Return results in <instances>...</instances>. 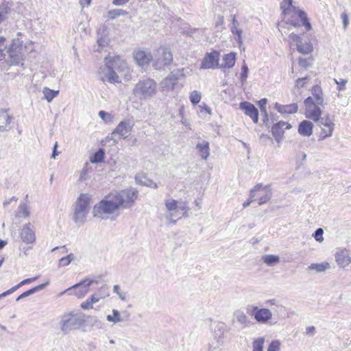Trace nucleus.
Segmentation results:
<instances>
[{"instance_id":"1","label":"nucleus","mask_w":351,"mask_h":351,"mask_svg":"<svg viewBox=\"0 0 351 351\" xmlns=\"http://www.w3.org/2000/svg\"><path fill=\"white\" fill-rule=\"evenodd\" d=\"M137 190L130 188L110 193L104 199L95 205L94 217L104 219L106 215L114 213L119 209L131 208L138 197Z\"/></svg>"},{"instance_id":"2","label":"nucleus","mask_w":351,"mask_h":351,"mask_svg":"<svg viewBox=\"0 0 351 351\" xmlns=\"http://www.w3.org/2000/svg\"><path fill=\"white\" fill-rule=\"evenodd\" d=\"M24 56V49L19 38L14 39L8 49L5 38L0 37V60L3 59L10 64H16L23 60Z\"/></svg>"},{"instance_id":"3","label":"nucleus","mask_w":351,"mask_h":351,"mask_svg":"<svg viewBox=\"0 0 351 351\" xmlns=\"http://www.w3.org/2000/svg\"><path fill=\"white\" fill-rule=\"evenodd\" d=\"M165 217L169 221V224H175L177 218L180 219L182 217H187L189 208L186 201L176 200L173 198L165 200Z\"/></svg>"},{"instance_id":"4","label":"nucleus","mask_w":351,"mask_h":351,"mask_svg":"<svg viewBox=\"0 0 351 351\" xmlns=\"http://www.w3.org/2000/svg\"><path fill=\"white\" fill-rule=\"evenodd\" d=\"M157 93V83L151 78L139 80L132 90L133 95L141 101L153 98Z\"/></svg>"},{"instance_id":"5","label":"nucleus","mask_w":351,"mask_h":351,"mask_svg":"<svg viewBox=\"0 0 351 351\" xmlns=\"http://www.w3.org/2000/svg\"><path fill=\"white\" fill-rule=\"evenodd\" d=\"M90 196L88 194H81L75 206L73 220L77 224H83L90 210Z\"/></svg>"},{"instance_id":"6","label":"nucleus","mask_w":351,"mask_h":351,"mask_svg":"<svg viewBox=\"0 0 351 351\" xmlns=\"http://www.w3.org/2000/svg\"><path fill=\"white\" fill-rule=\"evenodd\" d=\"M152 61V66L156 70H164L171 64L173 55L169 49L160 47L154 53Z\"/></svg>"},{"instance_id":"7","label":"nucleus","mask_w":351,"mask_h":351,"mask_svg":"<svg viewBox=\"0 0 351 351\" xmlns=\"http://www.w3.org/2000/svg\"><path fill=\"white\" fill-rule=\"evenodd\" d=\"M125 69L128 70V67L126 64L123 62L120 63L119 67L114 66V68H112L111 66L104 65L101 66L99 69V77L103 82L114 84L120 83V76L117 74L116 70L121 73V71H124Z\"/></svg>"},{"instance_id":"8","label":"nucleus","mask_w":351,"mask_h":351,"mask_svg":"<svg viewBox=\"0 0 351 351\" xmlns=\"http://www.w3.org/2000/svg\"><path fill=\"white\" fill-rule=\"evenodd\" d=\"M84 319L78 314L70 313L62 316L60 328L64 334L69 333L73 329L79 328L84 323Z\"/></svg>"},{"instance_id":"9","label":"nucleus","mask_w":351,"mask_h":351,"mask_svg":"<svg viewBox=\"0 0 351 351\" xmlns=\"http://www.w3.org/2000/svg\"><path fill=\"white\" fill-rule=\"evenodd\" d=\"M184 69H178L171 72V73L163 79L160 83V87L162 91H173L178 86V82L180 77L184 76Z\"/></svg>"},{"instance_id":"10","label":"nucleus","mask_w":351,"mask_h":351,"mask_svg":"<svg viewBox=\"0 0 351 351\" xmlns=\"http://www.w3.org/2000/svg\"><path fill=\"white\" fill-rule=\"evenodd\" d=\"M97 282L94 280H90L88 278H86L80 282L73 285L69 287L68 289L62 293L63 294L65 292L71 291V290H75V293L73 295H76L77 298H83L88 291L89 287L93 283Z\"/></svg>"},{"instance_id":"11","label":"nucleus","mask_w":351,"mask_h":351,"mask_svg":"<svg viewBox=\"0 0 351 351\" xmlns=\"http://www.w3.org/2000/svg\"><path fill=\"white\" fill-rule=\"evenodd\" d=\"M316 122L322 129L320 138L324 139L332 136L335 128V123L330 118L328 114L324 117H320L319 120Z\"/></svg>"},{"instance_id":"12","label":"nucleus","mask_w":351,"mask_h":351,"mask_svg":"<svg viewBox=\"0 0 351 351\" xmlns=\"http://www.w3.org/2000/svg\"><path fill=\"white\" fill-rule=\"evenodd\" d=\"M134 126V123L130 119L121 121L112 132V135H119L120 138H126Z\"/></svg>"},{"instance_id":"13","label":"nucleus","mask_w":351,"mask_h":351,"mask_svg":"<svg viewBox=\"0 0 351 351\" xmlns=\"http://www.w3.org/2000/svg\"><path fill=\"white\" fill-rule=\"evenodd\" d=\"M219 53L214 51L207 53L201 64V69H215L218 65Z\"/></svg>"},{"instance_id":"14","label":"nucleus","mask_w":351,"mask_h":351,"mask_svg":"<svg viewBox=\"0 0 351 351\" xmlns=\"http://www.w3.org/2000/svg\"><path fill=\"white\" fill-rule=\"evenodd\" d=\"M252 315L259 323H266L272 317V313L270 310L265 308H258L257 306L253 307Z\"/></svg>"},{"instance_id":"15","label":"nucleus","mask_w":351,"mask_h":351,"mask_svg":"<svg viewBox=\"0 0 351 351\" xmlns=\"http://www.w3.org/2000/svg\"><path fill=\"white\" fill-rule=\"evenodd\" d=\"M290 128L291 125L285 121H280L272 126L271 133L278 143H280L282 139L285 130L289 129Z\"/></svg>"},{"instance_id":"16","label":"nucleus","mask_w":351,"mask_h":351,"mask_svg":"<svg viewBox=\"0 0 351 351\" xmlns=\"http://www.w3.org/2000/svg\"><path fill=\"white\" fill-rule=\"evenodd\" d=\"M8 111L9 110L0 109V132H7L11 129L10 123L13 117Z\"/></svg>"},{"instance_id":"17","label":"nucleus","mask_w":351,"mask_h":351,"mask_svg":"<svg viewBox=\"0 0 351 351\" xmlns=\"http://www.w3.org/2000/svg\"><path fill=\"white\" fill-rule=\"evenodd\" d=\"M240 108L245 111V114L249 116L254 123H258V111L254 104L247 101H243L240 104Z\"/></svg>"},{"instance_id":"18","label":"nucleus","mask_w":351,"mask_h":351,"mask_svg":"<svg viewBox=\"0 0 351 351\" xmlns=\"http://www.w3.org/2000/svg\"><path fill=\"white\" fill-rule=\"evenodd\" d=\"M20 237L22 241L25 243H32L35 241L36 236L34 231L32 228L30 223H26L20 232Z\"/></svg>"},{"instance_id":"19","label":"nucleus","mask_w":351,"mask_h":351,"mask_svg":"<svg viewBox=\"0 0 351 351\" xmlns=\"http://www.w3.org/2000/svg\"><path fill=\"white\" fill-rule=\"evenodd\" d=\"M152 56L149 51L145 50H138L134 53V60L140 66L147 64L152 60Z\"/></svg>"},{"instance_id":"20","label":"nucleus","mask_w":351,"mask_h":351,"mask_svg":"<svg viewBox=\"0 0 351 351\" xmlns=\"http://www.w3.org/2000/svg\"><path fill=\"white\" fill-rule=\"evenodd\" d=\"M319 105L310 106L308 109L305 110L306 117L314 121L319 120L322 114Z\"/></svg>"},{"instance_id":"21","label":"nucleus","mask_w":351,"mask_h":351,"mask_svg":"<svg viewBox=\"0 0 351 351\" xmlns=\"http://www.w3.org/2000/svg\"><path fill=\"white\" fill-rule=\"evenodd\" d=\"M200 140L196 145V149L198 150L200 156L204 160H207L210 156V147L209 142L205 140H201L200 137H198Z\"/></svg>"},{"instance_id":"22","label":"nucleus","mask_w":351,"mask_h":351,"mask_svg":"<svg viewBox=\"0 0 351 351\" xmlns=\"http://www.w3.org/2000/svg\"><path fill=\"white\" fill-rule=\"evenodd\" d=\"M335 260L337 264L342 267H346L351 263V257L346 250L338 252L335 254Z\"/></svg>"},{"instance_id":"23","label":"nucleus","mask_w":351,"mask_h":351,"mask_svg":"<svg viewBox=\"0 0 351 351\" xmlns=\"http://www.w3.org/2000/svg\"><path fill=\"white\" fill-rule=\"evenodd\" d=\"M313 124L310 121H302L298 126V133L303 136H310L313 133Z\"/></svg>"},{"instance_id":"24","label":"nucleus","mask_w":351,"mask_h":351,"mask_svg":"<svg viewBox=\"0 0 351 351\" xmlns=\"http://www.w3.org/2000/svg\"><path fill=\"white\" fill-rule=\"evenodd\" d=\"M297 104H291L288 105H281L278 103L275 104V109L281 114H293L298 111Z\"/></svg>"},{"instance_id":"25","label":"nucleus","mask_w":351,"mask_h":351,"mask_svg":"<svg viewBox=\"0 0 351 351\" xmlns=\"http://www.w3.org/2000/svg\"><path fill=\"white\" fill-rule=\"evenodd\" d=\"M97 43L99 47H103L108 45L109 39L108 38V29L105 26L101 27L97 30Z\"/></svg>"},{"instance_id":"26","label":"nucleus","mask_w":351,"mask_h":351,"mask_svg":"<svg viewBox=\"0 0 351 351\" xmlns=\"http://www.w3.org/2000/svg\"><path fill=\"white\" fill-rule=\"evenodd\" d=\"M312 94L313 98L315 101L317 105L321 106L322 107H324L326 103L324 102V99L323 98V94L321 90V88L318 86H315L312 88Z\"/></svg>"},{"instance_id":"27","label":"nucleus","mask_w":351,"mask_h":351,"mask_svg":"<svg viewBox=\"0 0 351 351\" xmlns=\"http://www.w3.org/2000/svg\"><path fill=\"white\" fill-rule=\"evenodd\" d=\"M135 181L137 184L147 186L154 189H157L158 185L152 180L149 179L145 175L138 174L135 176Z\"/></svg>"},{"instance_id":"28","label":"nucleus","mask_w":351,"mask_h":351,"mask_svg":"<svg viewBox=\"0 0 351 351\" xmlns=\"http://www.w3.org/2000/svg\"><path fill=\"white\" fill-rule=\"evenodd\" d=\"M223 63L221 64V67L230 69L233 67L236 62V54L234 53H230L226 54L223 58Z\"/></svg>"},{"instance_id":"29","label":"nucleus","mask_w":351,"mask_h":351,"mask_svg":"<svg viewBox=\"0 0 351 351\" xmlns=\"http://www.w3.org/2000/svg\"><path fill=\"white\" fill-rule=\"evenodd\" d=\"M92 172V168L89 166L88 162H86L83 169L81 170L80 177L78 178L79 182H84L89 179V174Z\"/></svg>"},{"instance_id":"30","label":"nucleus","mask_w":351,"mask_h":351,"mask_svg":"<svg viewBox=\"0 0 351 351\" xmlns=\"http://www.w3.org/2000/svg\"><path fill=\"white\" fill-rule=\"evenodd\" d=\"M126 14H128V12L122 9H114L108 10L104 17L110 20H113L118 16H125Z\"/></svg>"},{"instance_id":"31","label":"nucleus","mask_w":351,"mask_h":351,"mask_svg":"<svg viewBox=\"0 0 351 351\" xmlns=\"http://www.w3.org/2000/svg\"><path fill=\"white\" fill-rule=\"evenodd\" d=\"M262 260L268 266L274 265L280 262L279 256L274 254L265 255L262 257Z\"/></svg>"},{"instance_id":"32","label":"nucleus","mask_w":351,"mask_h":351,"mask_svg":"<svg viewBox=\"0 0 351 351\" xmlns=\"http://www.w3.org/2000/svg\"><path fill=\"white\" fill-rule=\"evenodd\" d=\"M112 315H108L106 317L107 321L110 322H112L113 324H117L119 322H121L123 319L121 318V314L118 310L113 309Z\"/></svg>"},{"instance_id":"33","label":"nucleus","mask_w":351,"mask_h":351,"mask_svg":"<svg viewBox=\"0 0 351 351\" xmlns=\"http://www.w3.org/2000/svg\"><path fill=\"white\" fill-rule=\"evenodd\" d=\"M297 50L301 53H304V54H308L309 53H311L312 51V46L310 43H302V40L301 41V43H299L297 45Z\"/></svg>"},{"instance_id":"34","label":"nucleus","mask_w":351,"mask_h":351,"mask_svg":"<svg viewBox=\"0 0 351 351\" xmlns=\"http://www.w3.org/2000/svg\"><path fill=\"white\" fill-rule=\"evenodd\" d=\"M234 318L237 322L239 323L241 325L245 326H247L248 319L246 315L242 311H237L234 313Z\"/></svg>"},{"instance_id":"35","label":"nucleus","mask_w":351,"mask_h":351,"mask_svg":"<svg viewBox=\"0 0 351 351\" xmlns=\"http://www.w3.org/2000/svg\"><path fill=\"white\" fill-rule=\"evenodd\" d=\"M104 158V152L103 149H100L97 152H96L93 156L90 158V161L91 163H98L101 162Z\"/></svg>"},{"instance_id":"36","label":"nucleus","mask_w":351,"mask_h":351,"mask_svg":"<svg viewBox=\"0 0 351 351\" xmlns=\"http://www.w3.org/2000/svg\"><path fill=\"white\" fill-rule=\"evenodd\" d=\"M47 285H48V282L43 283V284H40L35 287H33L32 289H29L28 291H25L24 293H23V297H25V298L28 297V296L36 293L37 291H39L43 289L46 287Z\"/></svg>"},{"instance_id":"37","label":"nucleus","mask_w":351,"mask_h":351,"mask_svg":"<svg viewBox=\"0 0 351 351\" xmlns=\"http://www.w3.org/2000/svg\"><path fill=\"white\" fill-rule=\"evenodd\" d=\"M29 208L25 204H21L19 206V213L17 214V217L27 218L29 217Z\"/></svg>"},{"instance_id":"38","label":"nucleus","mask_w":351,"mask_h":351,"mask_svg":"<svg viewBox=\"0 0 351 351\" xmlns=\"http://www.w3.org/2000/svg\"><path fill=\"white\" fill-rule=\"evenodd\" d=\"M43 94L45 95V98L49 101H51L52 99L57 96L58 94V91H55L49 88L45 87L43 89Z\"/></svg>"},{"instance_id":"39","label":"nucleus","mask_w":351,"mask_h":351,"mask_svg":"<svg viewBox=\"0 0 351 351\" xmlns=\"http://www.w3.org/2000/svg\"><path fill=\"white\" fill-rule=\"evenodd\" d=\"M329 268V264L326 263H317V264H311L309 266L310 269H315L318 272L323 271L326 269Z\"/></svg>"},{"instance_id":"40","label":"nucleus","mask_w":351,"mask_h":351,"mask_svg":"<svg viewBox=\"0 0 351 351\" xmlns=\"http://www.w3.org/2000/svg\"><path fill=\"white\" fill-rule=\"evenodd\" d=\"M201 93L197 90H193L190 95V101L193 104H197L201 100Z\"/></svg>"},{"instance_id":"41","label":"nucleus","mask_w":351,"mask_h":351,"mask_svg":"<svg viewBox=\"0 0 351 351\" xmlns=\"http://www.w3.org/2000/svg\"><path fill=\"white\" fill-rule=\"evenodd\" d=\"M264 344L263 338H258L253 342V351H263Z\"/></svg>"},{"instance_id":"42","label":"nucleus","mask_w":351,"mask_h":351,"mask_svg":"<svg viewBox=\"0 0 351 351\" xmlns=\"http://www.w3.org/2000/svg\"><path fill=\"white\" fill-rule=\"evenodd\" d=\"M113 291L118 295L119 298L122 301H125L127 300V293L121 291L120 287L119 285H114L113 287Z\"/></svg>"},{"instance_id":"43","label":"nucleus","mask_w":351,"mask_h":351,"mask_svg":"<svg viewBox=\"0 0 351 351\" xmlns=\"http://www.w3.org/2000/svg\"><path fill=\"white\" fill-rule=\"evenodd\" d=\"M267 100L266 99H263L258 101V105L260 106L261 111L264 114V120H263L264 121H265V120L268 119H267V110H266V108H265V105L267 104Z\"/></svg>"},{"instance_id":"44","label":"nucleus","mask_w":351,"mask_h":351,"mask_svg":"<svg viewBox=\"0 0 351 351\" xmlns=\"http://www.w3.org/2000/svg\"><path fill=\"white\" fill-rule=\"evenodd\" d=\"M269 187H270V185H266L265 186H263L262 184H257L254 186V188L253 189H252L250 191V199H252L255 196L254 193L256 191L261 190V189H265V190H268L269 189Z\"/></svg>"},{"instance_id":"45","label":"nucleus","mask_w":351,"mask_h":351,"mask_svg":"<svg viewBox=\"0 0 351 351\" xmlns=\"http://www.w3.org/2000/svg\"><path fill=\"white\" fill-rule=\"evenodd\" d=\"M324 230L322 228H317L315 232L313 234V237L315 239L319 242H322L324 240L323 238Z\"/></svg>"},{"instance_id":"46","label":"nucleus","mask_w":351,"mask_h":351,"mask_svg":"<svg viewBox=\"0 0 351 351\" xmlns=\"http://www.w3.org/2000/svg\"><path fill=\"white\" fill-rule=\"evenodd\" d=\"M248 67L244 63V64L241 67V73L240 75V79L241 82H244L246 80L248 75Z\"/></svg>"},{"instance_id":"47","label":"nucleus","mask_w":351,"mask_h":351,"mask_svg":"<svg viewBox=\"0 0 351 351\" xmlns=\"http://www.w3.org/2000/svg\"><path fill=\"white\" fill-rule=\"evenodd\" d=\"M280 343L278 341H272L269 346L267 351H278L280 350Z\"/></svg>"},{"instance_id":"48","label":"nucleus","mask_w":351,"mask_h":351,"mask_svg":"<svg viewBox=\"0 0 351 351\" xmlns=\"http://www.w3.org/2000/svg\"><path fill=\"white\" fill-rule=\"evenodd\" d=\"M99 116L101 119H102L105 122H108L111 120L112 117L110 114L105 112V111H99Z\"/></svg>"},{"instance_id":"49","label":"nucleus","mask_w":351,"mask_h":351,"mask_svg":"<svg viewBox=\"0 0 351 351\" xmlns=\"http://www.w3.org/2000/svg\"><path fill=\"white\" fill-rule=\"evenodd\" d=\"M271 197V193L270 191H268L265 195L262 196L258 202L259 205H263L267 202Z\"/></svg>"},{"instance_id":"50","label":"nucleus","mask_w":351,"mask_h":351,"mask_svg":"<svg viewBox=\"0 0 351 351\" xmlns=\"http://www.w3.org/2000/svg\"><path fill=\"white\" fill-rule=\"evenodd\" d=\"M37 279H38V276L25 279V280H22L20 283H19L17 285L14 286V287H16V289H18L21 286L34 282Z\"/></svg>"},{"instance_id":"51","label":"nucleus","mask_w":351,"mask_h":351,"mask_svg":"<svg viewBox=\"0 0 351 351\" xmlns=\"http://www.w3.org/2000/svg\"><path fill=\"white\" fill-rule=\"evenodd\" d=\"M304 103L305 105L306 110L308 109V107H310V106H315L317 104L315 101L314 100V99L312 97H307L304 100Z\"/></svg>"},{"instance_id":"52","label":"nucleus","mask_w":351,"mask_h":351,"mask_svg":"<svg viewBox=\"0 0 351 351\" xmlns=\"http://www.w3.org/2000/svg\"><path fill=\"white\" fill-rule=\"evenodd\" d=\"M289 38L291 42L295 43L296 45L302 41L300 36L293 33L291 34Z\"/></svg>"},{"instance_id":"53","label":"nucleus","mask_w":351,"mask_h":351,"mask_svg":"<svg viewBox=\"0 0 351 351\" xmlns=\"http://www.w3.org/2000/svg\"><path fill=\"white\" fill-rule=\"evenodd\" d=\"M335 83L338 85H339L338 89L339 90H343L344 88V86L346 84V83L348 82V81L345 79H342V78H340L339 80H337V79H334Z\"/></svg>"},{"instance_id":"54","label":"nucleus","mask_w":351,"mask_h":351,"mask_svg":"<svg viewBox=\"0 0 351 351\" xmlns=\"http://www.w3.org/2000/svg\"><path fill=\"white\" fill-rule=\"evenodd\" d=\"M8 13V8L5 6L0 8V24L3 22L5 19V14Z\"/></svg>"},{"instance_id":"55","label":"nucleus","mask_w":351,"mask_h":351,"mask_svg":"<svg viewBox=\"0 0 351 351\" xmlns=\"http://www.w3.org/2000/svg\"><path fill=\"white\" fill-rule=\"evenodd\" d=\"M106 296V295H91V297L89 299L90 302H92L93 304L94 303H96L97 302H99L101 299H103Z\"/></svg>"},{"instance_id":"56","label":"nucleus","mask_w":351,"mask_h":351,"mask_svg":"<svg viewBox=\"0 0 351 351\" xmlns=\"http://www.w3.org/2000/svg\"><path fill=\"white\" fill-rule=\"evenodd\" d=\"M90 322L92 323L93 326H97V327H101V322L95 316L90 317Z\"/></svg>"},{"instance_id":"57","label":"nucleus","mask_w":351,"mask_h":351,"mask_svg":"<svg viewBox=\"0 0 351 351\" xmlns=\"http://www.w3.org/2000/svg\"><path fill=\"white\" fill-rule=\"evenodd\" d=\"M308 77H304L302 78H298L296 81L295 86L298 88H302L304 86V84L306 83V81L308 80Z\"/></svg>"},{"instance_id":"58","label":"nucleus","mask_w":351,"mask_h":351,"mask_svg":"<svg viewBox=\"0 0 351 351\" xmlns=\"http://www.w3.org/2000/svg\"><path fill=\"white\" fill-rule=\"evenodd\" d=\"M93 303L90 302L89 299L86 300L85 302L81 304L82 308L86 310L93 308Z\"/></svg>"},{"instance_id":"59","label":"nucleus","mask_w":351,"mask_h":351,"mask_svg":"<svg viewBox=\"0 0 351 351\" xmlns=\"http://www.w3.org/2000/svg\"><path fill=\"white\" fill-rule=\"evenodd\" d=\"M71 263L70 261L66 258V256L63 257L59 260V267H64L67 266Z\"/></svg>"},{"instance_id":"60","label":"nucleus","mask_w":351,"mask_h":351,"mask_svg":"<svg viewBox=\"0 0 351 351\" xmlns=\"http://www.w3.org/2000/svg\"><path fill=\"white\" fill-rule=\"evenodd\" d=\"M299 64L302 67L308 68L310 66V63L307 59L305 58H300L299 59Z\"/></svg>"},{"instance_id":"61","label":"nucleus","mask_w":351,"mask_h":351,"mask_svg":"<svg viewBox=\"0 0 351 351\" xmlns=\"http://www.w3.org/2000/svg\"><path fill=\"white\" fill-rule=\"evenodd\" d=\"M341 19L343 20V26L344 29L347 28V26L348 25V16L346 13H342L341 14Z\"/></svg>"},{"instance_id":"62","label":"nucleus","mask_w":351,"mask_h":351,"mask_svg":"<svg viewBox=\"0 0 351 351\" xmlns=\"http://www.w3.org/2000/svg\"><path fill=\"white\" fill-rule=\"evenodd\" d=\"M16 290V287H12L11 289H10L9 290L3 292V293L0 294V299L2 298H4L11 293H12L13 292H14Z\"/></svg>"},{"instance_id":"63","label":"nucleus","mask_w":351,"mask_h":351,"mask_svg":"<svg viewBox=\"0 0 351 351\" xmlns=\"http://www.w3.org/2000/svg\"><path fill=\"white\" fill-rule=\"evenodd\" d=\"M298 16L300 17L302 22L307 21L306 14L304 11L299 10Z\"/></svg>"},{"instance_id":"64","label":"nucleus","mask_w":351,"mask_h":351,"mask_svg":"<svg viewBox=\"0 0 351 351\" xmlns=\"http://www.w3.org/2000/svg\"><path fill=\"white\" fill-rule=\"evenodd\" d=\"M130 0H113L112 3L115 5H123L128 3Z\"/></svg>"}]
</instances>
